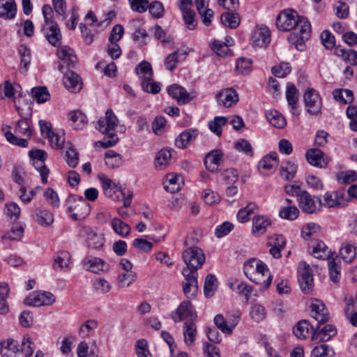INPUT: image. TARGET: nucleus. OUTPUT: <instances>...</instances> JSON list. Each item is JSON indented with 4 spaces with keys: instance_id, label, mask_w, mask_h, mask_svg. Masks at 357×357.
<instances>
[{
    "instance_id": "423d86ee",
    "label": "nucleus",
    "mask_w": 357,
    "mask_h": 357,
    "mask_svg": "<svg viewBox=\"0 0 357 357\" xmlns=\"http://www.w3.org/2000/svg\"><path fill=\"white\" fill-rule=\"evenodd\" d=\"M15 134L10 132H6L5 137L6 139L14 145L21 147H26L28 145L27 139H29L32 134V130L29 122L26 119H21L18 121L15 128Z\"/></svg>"
},
{
    "instance_id": "f8f14e48",
    "label": "nucleus",
    "mask_w": 357,
    "mask_h": 357,
    "mask_svg": "<svg viewBox=\"0 0 357 357\" xmlns=\"http://www.w3.org/2000/svg\"><path fill=\"white\" fill-rule=\"evenodd\" d=\"M56 301L55 296L48 291L33 292L24 301L27 305L40 307L42 305H52Z\"/></svg>"
},
{
    "instance_id": "473e14b6",
    "label": "nucleus",
    "mask_w": 357,
    "mask_h": 357,
    "mask_svg": "<svg viewBox=\"0 0 357 357\" xmlns=\"http://www.w3.org/2000/svg\"><path fill=\"white\" fill-rule=\"evenodd\" d=\"M98 326V322L95 319H89L83 323L79 329V335L83 338H87L94 335L95 330Z\"/></svg>"
},
{
    "instance_id": "49530a36",
    "label": "nucleus",
    "mask_w": 357,
    "mask_h": 357,
    "mask_svg": "<svg viewBox=\"0 0 357 357\" xmlns=\"http://www.w3.org/2000/svg\"><path fill=\"white\" fill-rule=\"evenodd\" d=\"M87 243L89 248L94 250H101L105 244V238L93 231L88 234Z\"/></svg>"
},
{
    "instance_id": "b1692460",
    "label": "nucleus",
    "mask_w": 357,
    "mask_h": 357,
    "mask_svg": "<svg viewBox=\"0 0 357 357\" xmlns=\"http://www.w3.org/2000/svg\"><path fill=\"white\" fill-rule=\"evenodd\" d=\"M199 135L197 130L188 129L181 132L175 139V146L179 149H186L190 143Z\"/></svg>"
},
{
    "instance_id": "603ef678",
    "label": "nucleus",
    "mask_w": 357,
    "mask_h": 357,
    "mask_svg": "<svg viewBox=\"0 0 357 357\" xmlns=\"http://www.w3.org/2000/svg\"><path fill=\"white\" fill-rule=\"evenodd\" d=\"M299 213V210L296 206H285L282 207L279 211L280 218L289 220L296 219Z\"/></svg>"
},
{
    "instance_id": "79ce46f5",
    "label": "nucleus",
    "mask_w": 357,
    "mask_h": 357,
    "mask_svg": "<svg viewBox=\"0 0 357 357\" xmlns=\"http://www.w3.org/2000/svg\"><path fill=\"white\" fill-rule=\"evenodd\" d=\"M114 231L122 237L128 236L130 233V227L121 220L119 218H114L111 222Z\"/></svg>"
},
{
    "instance_id": "ddd939ff",
    "label": "nucleus",
    "mask_w": 357,
    "mask_h": 357,
    "mask_svg": "<svg viewBox=\"0 0 357 357\" xmlns=\"http://www.w3.org/2000/svg\"><path fill=\"white\" fill-rule=\"evenodd\" d=\"M347 200L342 191L326 192L323 195L322 206L327 208H340L347 205Z\"/></svg>"
},
{
    "instance_id": "20e7f679",
    "label": "nucleus",
    "mask_w": 357,
    "mask_h": 357,
    "mask_svg": "<svg viewBox=\"0 0 357 357\" xmlns=\"http://www.w3.org/2000/svg\"><path fill=\"white\" fill-rule=\"evenodd\" d=\"M243 272L252 282L268 289L272 282V276L266 264L262 261L252 258L245 262Z\"/></svg>"
},
{
    "instance_id": "864d4df0",
    "label": "nucleus",
    "mask_w": 357,
    "mask_h": 357,
    "mask_svg": "<svg viewBox=\"0 0 357 357\" xmlns=\"http://www.w3.org/2000/svg\"><path fill=\"white\" fill-rule=\"evenodd\" d=\"M137 275L134 271H124L118 275V282L120 287H128L136 280Z\"/></svg>"
},
{
    "instance_id": "6e6d98bb",
    "label": "nucleus",
    "mask_w": 357,
    "mask_h": 357,
    "mask_svg": "<svg viewBox=\"0 0 357 357\" xmlns=\"http://www.w3.org/2000/svg\"><path fill=\"white\" fill-rule=\"evenodd\" d=\"M183 331L184 340L188 345H191L195 341L197 333L196 326L193 321L187 323Z\"/></svg>"
},
{
    "instance_id": "a878e982",
    "label": "nucleus",
    "mask_w": 357,
    "mask_h": 357,
    "mask_svg": "<svg viewBox=\"0 0 357 357\" xmlns=\"http://www.w3.org/2000/svg\"><path fill=\"white\" fill-rule=\"evenodd\" d=\"M222 153L220 150H213L208 153L204 159V165L206 168L214 172L218 169V167L222 160Z\"/></svg>"
},
{
    "instance_id": "a19ab883",
    "label": "nucleus",
    "mask_w": 357,
    "mask_h": 357,
    "mask_svg": "<svg viewBox=\"0 0 357 357\" xmlns=\"http://www.w3.org/2000/svg\"><path fill=\"white\" fill-rule=\"evenodd\" d=\"M250 315L254 321L259 323L265 319L266 310L262 305L254 303L250 307Z\"/></svg>"
},
{
    "instance_id": "6e6552de",
    "label": "nucleus",
    "mask_w": 357,
    "mask_h": 357,
    "mask_svg": "<svg viewBox=\"0 0 357 357\" xmlns=\"http://www.w3.org/2000/svg\"><path fill=\"white\" fill-rule=\"evenodd\" d=\"M241 315V314L238 310L229 314L226 319L222 314H219L214 317V323L218 329L220 330L222 333L231 334L233 329L236 326L240 320Z\"/></svg>"
},
{
    "instance_id": "f704fd0d",
    "label": "nucleus",
    "mask_w": 357,
    "mask_h": 357,
    "mask_svg": "<svg viewBox=\"0 0 357 357\" xmlns=\"http://www.w3.org/2000/svg\"><path fill=\"white\" fill-rule=\"evenodd\" d=\"M268 121L277 128H283L286 126V119L277 110H270L266 113Z\"/></svg>"
},
{
    "instance_id": "c03bdc74",
    "label": "nucleus",
    "mask_w": 357,
    "mask_h": 357,
    "mask_svg": "<svg viewBox=\"0 0 357 357\" xmlns=\"http://www.w3.org/2000/svg\"><path fill=\"white\" fill-rule=\"evenodd\" d=\"M36 215V222L41 226H49L54 221L53 214L46 209L38 208Z\"/></svg>"
},
{
    "instance_id": "72a5a7b5",
    "label": "nucleus",
    "mask_w": 357,
    "mask_h": 357,
    "mask_svg": "<svg viewBox=\"0 0 357 357\" xmlns=\"http://www.w3.org/2000/svg\"><path fill=\"white\" fill-rule=\"evenodd\" d=\"M172 160V153L171 149H161L156 155L155 160V165L157 168H160V169H165L167 167Z\"/></svg>"
},
{
    "instance_id": "f257e3e1",
    "label": "nucleus",
    "mask_w": 357,
    "mask_h": 357,
    "mask_svg": "<svg viewBox=\"0 0 357 357\" xmlns=\"http://www.w3.org/2000/svg\"><path fill=\"white\" fill-rule=\"evenodd\" d=\"M276 25L281 31H291L288 40L295 47L301 51L305 41L308 40L311 33V26L308 20L301 17L292 10L281 12L276 20Z\"/></svg>"
},
{
    "instance_id": "4be33fe9",
    "label": "nucleus",
    "mask_w": 357,
    "mask_h": 357,
    "mask_svg": "<svg viewBox=\"0 0 357 357\" xmlns=\"http://www.w3.org/2000/svg\"><path fill=\"white\" fill-rule=\"evenodd\" d=\"M17 14L15 0H0V18L5 20H13Z\"/></svg>"
},
{
    "instance_id": "bb28decb",
    "label": "nucleus",
    "mask_w": 357,
    "mask_h": 357,
    "mask_svg": "<svg viewBox=\"0 0 357 357\" xmlns=\"http://www.w3.org/2000/svg\"><path fill=\"white\" fill-rule=\"evenodd\" d=\"M188 55L186 50L178 49L172 54H169L165 60V66L166 68L173 70L176 67V64L185 59Z\"/></svg>"
},
{
    "instance_id": "8fccbe9b",
    "label": "nucleus",
    "mask_w": 357,
    "mask_h": 357,
    "mask_svg": "<svg viewBox=\"0 0 357 357\" xmlns=\"http://www.w3.org/2000/svg\"><path fill=\"white\" fill-rule=\"evenodd\" d=\"M286 98L291 109L294 110L298 100V90L295 85L291 83H288L286 90Z\"/></svg>"
},
{
    "instance_id": "c756f323",
    "label": "nucleus",
    "mask_w": 357,
    "mask_h": 357,
    "mask_svg": "<svg viewBox=\"0 0 357 357\" xmlns=\"http://www.w3.org/2000/svg\"><path fill=\"white\" fill-rule=\"evenodd\" d=\"M220 21L225 26L236 29L240 24L241 17L237 13L227 11L221 14Z\"/></svg>"
},
{
    "instance_id": "a18cd8bd",
    "label": "nucleus",
    "mask_w": 357,
    "mask_h": 357,
    "mask_svg": "<svg viewBox=\"0 0 357 357\" xmlns=\"http://www.w3.org/2000/svg\"><path fill=\"white\" fill-rule=\"evenodd\" d=\"M312 255L317 259H328L331 255V250L322 241H318L313 246Z\"/></svg>"
},
{
    "instance_id": "f03ea898",
    "label": "nucleus",
    "mask_w": 357,
    "mask_h": 357,
    "mask_svg": "<svg viewBox=\"0 0 357 357\" xmlns=\"http://www.w3.org/2000/svg\"><path fill=\"white\" fill-rule=\"evenodd\" d=\"M197 247H191L185 250L183 258L187 265L183 268V275L186 280V283L183 287V290L188 298H193L198 293V273L197 269L201 266V257L198 252Z\"/></svg>"
},
{
    "instance_id": "4d7b16f0",
    "label": "nucleus",
    "mask_w": 357,
    "mask_h": 357,
    "mask_svg": "<svg viewBox=\"0 0 357 357\" xmlns=\"http://www.w3.org/2000/svg\"><path fill=\"white\" fill-rule=\"evenodd\" d=\"M105 164L110 168L114 169L121 165V158L120 154L114 151H108L105 153Z\"/></svg>"
},
{
    "instance_id": "58836bf2",
    "label": "nucleus",
    "mask_w": 357,
    "mask_h": 357,
    "mask_svg": "<svg viewBox=\"0 0 357 357\" xmlns=\"http://www.w3.org/2000/svg\"><path fill=\"white\" fill-rule=\"evenodd\" d=\"M296 171L297 165L291 161H287L281 165L280 174L283 179L291 180L294 178Z\"/></svg>"
},
{
    "instance_id": "69168bd1",
    "label": "nucleus",
    "mask_w": 357,
    "mask_h": 357,
    "mask_svg": "<svg viewBox=\"0 0 357 357\" xmlns=\"http://www.w3.org/2000/svg\"><path fill=\"white\" fill-rule=\"evenodd\" d=\"M183 13V20L187 25V27L192 30L195 27V12L191 9L188 8V6H183V8H180Z\"/></svg>"
},
{
    "instance_id": "774afa93",
    "label": "nucleus",
    "mask_w": 357,
    "mask_h": 357,
    "mask_svg": "<svg viewBox=\"0 0 357 357\" xmlns=\"http://www.w3.org/2000/svg\"><path fill=\"white\" fill-rule=\"evenodd\" d=\"M136 352L138 357H152L148 349L147 341L144 339H140L137 342Z\"/></svg>"
},
{
    "instance_id": "f3484780",
    "label": "nucleus",
    "mask_w": 357,
    "mask_h": 357,
    "mask_svg": "<svg viewBox=\"0 0 357 357\" xmlns=\"http://www.w3.org/2000/svg\"><path fill=\"white\" fill-rule=\"evenodd\" d=\"M252 40L255 45L264 47L271 41V32L267 26H257L253 31Z\"/></svg>"
},
{
    "instance_id": "0eeeda50",
    "label": "nucleus",
    "mask_w": 357,
    "mask_h": 357,
    "mask_svg": "<svg viewBox=\"0 0 357 357\" xmlns=\"http://www.w3.org/2000/svg\"><path fill=\"white\" fill-rule=\"evenodd\" d=\"M297 202L301 211L307 214H313L319 211L322 207V201L319 197L312 196L307 191L304 190Z\"/></svg>"
},
{
    "instance_id": "37998d69",
    "label": "nucleus",
    "mask_w": 357,
    "mask_h": 357,
    "mask_svg": "<svg viewBox=\"0 0 357 357\" xmlns=\"http://www.w3.org/2000/svg\"><path fill=\"white\" fill-rule=\"evenodd\" d=\"M86 269L94 273H99L100 271H103L105 266V261L100 258L86 259L84 261Z\"/></svg>"
},
{
    "instance_id": "5701e85b",
    "label": "nucleus",
    "mask_w": 357,
    "mask_h": 357,
    "mask_svg": "<svg viewBox=\"0 0 357 357\" xmlns=\"http://www.w3.org/2000/svg\"><path fill=\"white\" fill-rule=\"evenodd\" d=\"M20 351L18 342L13 339L0 342V353L3 357H17Z\"/></svg>"
},
{
    "instance_id": "412c9836",
    "label": "nucleus",
    "mask_w": 357,
    "mask_h": 357,
    "mask_svg": "<svg viewBox=\"0 0 357 357\" xmlns=\"http://www.w3.org/2000/svg\"><path fill=\"white\" fill-rule=\"evenodd\" d=\"M65 87L71 92H79L82 89V82L78 74L68 70L63 76Z\"/></svg>"
},
{
    "instance_id": "2eb2a0df",
    "label": "nucleus",
    "mask_w": 357,
    "mask_h": 357,
    "mask_svg": "<svg viewBox=\"0 0 357 357\" xmlns=\"http://www.w3.org/2000/svg\"><path fill=\"white\" fill-rule=\"evenodd\" d=\"M220 105L225 107H231L238 101V95L232 88H227L221 90L215 96Z\"/></svg>"
},
{
    "instance_id": "ea45409f",
    "label": "nucleus",
    "mask_w": 357,
    "mask_h": 357,
    "mask_svg": "<svg viewBox=\"0 0 357 357\" xmlns=\"http://www.w3.org/2000/svg\"><path fill=\"white\" fill-rule=\"evenodd\" d=\"M136 71L139 77L143 81H151L153 78V69L151 65L148 61L141 62L136 68Z\"/></svg>"
},
{
    "instance_id": "dca6fc26",
    "label": "nucleus",
    "mask_w": 357,
    "mask_h": 357,
    "mask_svg": "<svg viewBox=\"0 0 357 357\" xmlns=\"http://www.w3.org/2000/svg\"><path fill=\"white\" fill-rule=\"evenodd\" d=\"M337 334V329L333 325L327 324L322 328L319 325L314 328L312 333V340L316 342H327Z\"/></svg>"
},
{
    "instance_id": "052dcab7",
    "label": "nucleus",
    "mask_w": 357,
    "mask_h": 357,
    "mask_svg": "<svg viewBox=\"0 0 357 357\" xmlns=\"http://www.w3.org/2000/svg\"><path fill=\"white\" fill-rule=\"evenodd\" d=\"M234 148L236 151L242 152L248 156L252 157L254 151L250 143L244 139L236 141L234 144Z\"/></svg>"
},
{
    "instance_id": "1a4fd4ad",
    "label": "nucleus",
    "mask_w": 357,
    "mask_h": 357,
    "mask_svg": "<svg viewBox=\"0 0 357 357\" xmlns=\"http://www.w3.org/2000/svg\"><path fill=\"white\" fill-rule=\"evenodd\" d=\"M298 280L302 291H311L314 285L313 274L310 266L304 261L300 262L298 265Z\"/></svg>"
},
{
    "instance_id": "09e8293b",
    "label": "nucleus",
    "mask_w": 357,
    "mask_h": 357,
    "mask_svg": "<svg viewBox=\"0 0 357 357\" xmlns=\"http://www.w3.org/2000/svg\"><path fill=\"white\" fill-rule=\"evenodd\" d=\"M278 165L276 153L264 157L259 163V168L264 170H273Z\"/></svg>"
},
{
    "instance_id": "39448f33",
    "label": "nucleus",
    "mask_w": 357,
    "mask_h": 357,
    "mask_svg": "<svg viewBox=\"0 0 357 357\" xmlns=\"http://www.w3.org/2000/svg\"><path fill=\"white\" fill-rule=\"evenodd\" d=\"M67 213L75 220L84 219L90 213L91 207L82 197L70 195L66 200Z\"/></svg>"
},
{
    "instance_id": "13d9d810",
    "label": "nucleus",
    "mask_w": 357,
    "mask_h": 357,
    "mask_svg": "<svg viewBox=\"0 0 357 357\" xmlns=\"http://www.w3.org/2000/svg\"><path fill=\"white\" fill-rule=\"evenodd\" d=\"M31 95L38 103L45 102L50 98V93L45 86L33 88L31 89Z\"/></svg>"
},
{
    "instance_id": "9b49d317",
    "label": "nucleus",
    "mask_w": 357,
    "mask_h": 357,
    "mask_svg": "<svg viewBox=\"0 0 357 357\" xmlns=\"http://www.w3.org/2000/svg\"><path fill=\"white\" fill-rule=\"evenodd\" d=\"M303 98L308 113L316 115L321 112L322 102L317 91L313 89H308L304 93Z\"/></svg>"
},
{
    "instance_id": "9d476101",
    "label": "nucleus",
    "mask_w": 357,
    "mask_h": 357,
    "mask_svg": "<svg viewBox=\"0 0 357 357\" xmlns=\"http://www.w3.org/2000/svg\"><path fill=\"white\" fill-rule=\"evenodd\" d=\"M171 317L175 322L185 321L189 323L194 321L197 315L190 302L185 301L181 303L178 307L172 312Z\"/></svg>"
},
{
    "instance_id": "338daca9",
    "label": "nucleus",
    "mask_w": 357,
    "mask_h": 357,
    "mask_svg": "<svg viewBox=\"0 0 357 357\" xmlns=\"http://www.w3.org/2000/svg\"><path fill=\"white\" fill-rule=\"evenodd\" d=\"M337 54L351 65H357V52L353 50H345L337 49Z\"/></svg>"
},
{
    "instance_id": "e433bc0d",
    "label": "nucleus",
    "mask_w": 357,
    "mask_h": 357,
    "mask_svg": "<svg viewBox=\"0 0 357 357\" xmlns=\"http://www.w3.org/2000/svg\"><path fill=\"white\" fill-rule=\"evenodd\" d=\"M24 231V227L19 224L16 223L13 225L10 231L6 232L1 236L3 241H20L23 236Z\"/></svg>"
},
{
    "instance_id": "aec40b11",
    "label": "nucleus",
    "mask_w": 357,
    "mask_h": 357,
    "mask_svg": "<svg viewBox=\"0 0 357 357\" xmlns=\"http://www.w3.org/2000/svg\"><path fill=\"white\" fill-rule=\"evenodd\" d=\"M168 93L171 97L176 100L177 102L180 105L186 104L192 98L185 89L178 84L170 86L168 89Z\"/></svg>"
},
{
    "instance_id": "2f4dec72",
    "label": "nucleus",
    "mask_w": 357,
    "mask_h": 357,
    "mask_svg": "<svg viewBox=\"0 0 357 357\" xmlns=\"http://www.w3.org/2000/svg\"><path fill=\"white\" fill-rule=\"evenodd\" d=\"M69 119L72 122L71 126L75 130H82L87 124L86 115L79 110L70 112Z\"/></svg>"
},
{
    "instance_id": "7ed1b4c3",
    "label": "nucleus",
    "mask_w": 357,
    "mask_h": 357,
    "mask_svg": "<svg viewBox=\"0 0 357 357\" xmlns=\"http://www.w3.org/2000/svg\"><path fill=\"white\" fill-rule=\"evenodd\" d=\"M118 119L111 109H107L105 116L101 117L97 121L96 129L107 137L101 141L95 143L96 146H101L107 149L115 145L119 141V137L115 132L118 126Z\"/></svg>"
},
{
    "instance_id": "a211bd4d",
    "label": "nucleus",
    "mask_w": 357,
    "mask_h": 357,
    "mask_svg": "<svg viewBox=\"0 0 357 357\" xmlns=\"http://www.w3.org/2000/svg\"><path fill=\"white\" fill-rule=\"evenodd\" d=\"M43 31L47 41L54 47L61 44L62 34L58 24L43 26Z\"/></svg>"
},
{
    "instance_id": "c85d7f7f",
    "label": "nucleus",
    "mask_w": 357,
    "mask_h": 357,
    "mask_svg": "<svg viewBox=\"0 0 357 357\" xmlns=\"http://www.w3.org/2000/svg\"><path fill=\"white\" fill-rule=\"evenodd\" d=\"M58 57L68 66H73L77 61L75 51L70 47H61L56 53Z\"/></svg>"
},
{
    "instance_id": "e2e57ef3",
    "label": "nucleus",
    "mask_w": 357,
    "mask_h": 357,
    "mask_svg": "<svg viewBox=\"0 0 357 357\" xmlns=\"http://www.w3.org/2000/svg\"><path fill=\"white\" fill-rule=\"evenodd\" d=\"M252 61L246 58H241L237 60L236 65V72L238 74L245 75L250 72Z\"/></svg>"
},
{
    "instance_id": "bf43d9fd",
    "label": "nucleus",
    "mask_w": 357,
    "mask_h": 357,
    "mask_svg": "<svg viewBox=\"0 0 357 357\" xmlns=\"http://www.w3.org/2000/svg\"><path fill=\"white\" fill-rule=\"evenodd\" d=\"M328 270L330 279L335 283L339 282L340 278V266L335 259L328 261Z\"/></svg>"
},
{
    "instance_id": "7c9ffc66",
    "label": "nucleus",
    "mask_w": 357,
    "mask_h": 357,
    "mask_svg": "<svg viewBox=\"0 0 357 357\" xmlns=\"http://www.w3.org/2000/svg\"><path fill=\"white\" fill-rule=\"evenodd\" d=\"M183 179L178 175L174 174H169L166 177V181L164 183L165 189L171 193H175L181 188Z\"/></svg>"
},
{
    "instance_id": "0e129e2a",
    "label": "nucleus",
    "mask_w": 357,
    "mask_h": 357,
    "mask_svg": "<svg viewBox=\"0 0 357 357\" xmlns=\"http://www.w3.org/2000/svg\"><path fill=\"white\" fill-rule=\"evenodd\" d=\"M32 162L35 169L40 174L42 183L43 184H46L47 183V177L50 174V170L45 165V160H34Z\"/></svg>"
},
{
    "instance_id": "5fc2aeb1",
    "label": "nucleus",
    "mask_w": 357,
    "mask_h": 357,
    "mask_svg": "<svg viewBox=\"0 0 357 357\" xmlns=\"http://www.w3.org/2000/svg\"><path fill=\"white\" fill-rule=\"evenodd\" d=\"M8 293V285L6 283L0 284V314H4L8 312V305L6 301Z\"/></svg>"
},
{
    "instance_id": "6ab92c4d",
    "label": "nucleus",
    "mask_w": 357,
    "mask_h": 357,
    "mask_svg": "<svg viewBox=\"0 0 357 357\" xmlns=\"http://www.w3.org/2000/svg\"><path fill=\"white\" fill-rule=\"evenodd\" d=\"M305 157L310 165L320 168L326 167L328 163V159L324 158V153L319 149H312L308 150Z\"/></svg>"
},
{
    "instance_id": "393cba45",
    "label": "nucleus",
    "mask_w": 357,
    "mask_h": 357,
    "mask_svg": "<svg viewBox=\"0 0 357 357\" xmlns=\"http://www.w3.org/2000/svg\"><path fill=\"white\" fill-rule=\"evenodd\" d=\"M357 255V245L354 243L346 241L342 243L340 255L346 263H351Z\"/></svg>"
},
{
    "instance_id": "4c0bfd02",
    "label": "nucleus",
    "mask_w": 357,
    "mask_h": 357,
    "mask_svg": "<svg viewBox=\"0 0 357 357\" xmlns=\"http://www.w3.org/2000/svg\"><path fill=\"white\" fill-rule=\"evenodd\" d=\"M218 280L213 274H208L206 278L204 286V293L206 298H211L218 288Z\"/></svg>"
},
{
    "instance_id": "4468645a",
    "label": "nucleus",
    "mask_w": 357,
    "mask_h": 357,
    "mask_svg": "<svg viewBox=\"0 0 357 357\" xmlns=\"http://www.w3.org/2000/svg\"><path fill=\"white\" fill-rule=\"evenodd\" d=\"M310 314L318 323L319 325L327 322L329 319V313L326 308L324 303L318 299H314L310 304Z\"/></svg>"
},
{
    "instance_id": "c9c22d12",
    "label": "nucleus",
    "mask_w": 357,
    "mask_h": 357,
    "mask_svg": "<svg viewBox=\"0 0 357 357\" xmlns=\"http://www.w3.org/2000/svg\"><path fill=\"white\" fill-rule=\"evenodd\" d=\"M310 329L312 330V333L314 331V326L309 321L301 320L296 324L293 332L298 338L305 339L310 333Z\"/></svg>"
},
{
    "instance_id": "cd10ccee",
    "label": "nucleus",
    "mask_w": 357,
    "mask_h": 357,
    "mask_svg": "<svg viewBox=\"0 0 357 357\" xmlns=\"http://www.w3.org/2000/svg\"><path fill=\"white\" fill-rule=\"evenodd\" d=\"M270 225L271 221L267 217L264 215L255 216L252 220V234L257 236L264 234L267 227Z\"/></svg>"
},
{
    "instance_id": "680f3d73",
    "label": "nucleus",
    "mask_w": 357,
    "mask_h": 357,
    "mask_svg": "<svg viewBox=\"0 0 357 357\" xmlns=\"http://www.w3.org/2000/svg\"><path fill=\"white\" fill-rule=\"evenodd\" d=\"M257 208L255 203H249L245 207L240 209L237 214V218L241 222L248 221L249 216L254 213Z\"/></svg>"
},
{
    "instance_id": "3c124183",
    "label": "nucleus",
    "mask_w": 357,
    "mask_h": 357,
    "mask_svg": "<svg viewBox=\"0 0 357 357\" xmlns=\"http://www.w3.org/2000/svg\"><path fill=\"white\" fill-rule=\"evenodd\" d=\"M211 48L219 56H225L231 54L228 44L220 40H213L211 43Z\"/></svg>"
},
{
    "instance_id": "de8ad7c7",
    "label": "nucleus",
    "mask_w": 357,
    "mask_h": 357,
    "mask_svg": "<svg viewBox=\"0 0 357 357\" xmlns=\"http://www.w3.org/2000/svg\"><path fill=\"white\" fill-rule=\"evenodd\" d=\"M228 118L225 116H215L213 120L208 123V128L211 132L218 136L222 135V127L227 124Z\"/></svg>"
}]
</instances>
